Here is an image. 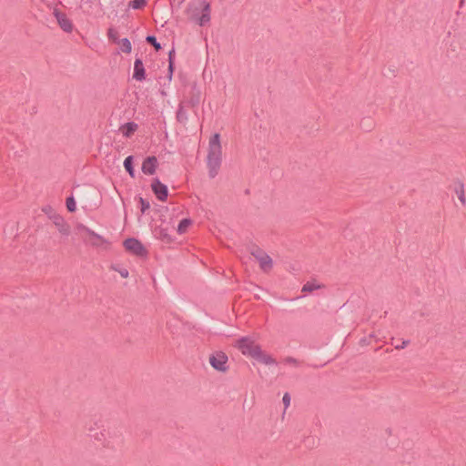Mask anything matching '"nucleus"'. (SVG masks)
Returning a JSON list of instances; mask_svg holds the SVG:
<instances>
[{
  "instance_id": "4",
  "label": "nucleus",
  "mask_w": 466,
  "mask_h": 466,
  "mask_svg": "<svg viewBox=\"0 0 466 466\" xmlns=\"http://www.w3.org/2000/svg\"><path fill=\"white\" fill-rule=\"evenodd\" d=\"M194 16L200 25H205L210 19V6L205 1H200L194 9Z\"/></svg>"
},
{
  "instance_id": "9",
  "label": "nucleus",
  "mask_w": 466,
  "mask_h": 466,
  "mask_svg": "<svg viewBox=\"0 0 466 466\" xmlns=\"http://www.w3.org/2000/svg\"><path fill=\"white\" fill-rule=\"evenodd\" d=\"M151 188L156 197L160 201H165L168 195L167 187L161 183L158 179L155 178L152 181Z\"/></svg>"
},
{
  "instance_id": "14",
  "label": "nucleus",
  "mask_w": 466,
  "mask_h": 466,
  "mask_svg": "<svg viewBox=\"0 0 466 466\" xmlns=\"http://www.w3.org/2000/svg\"><path fill=\"white\" fill-rule=\"evenodd\" d=\"M191 224L192 221L188 218L181 220L177 228V233L180 235L185 234L191 226Z\"/></svg>"
},
{
  "instance_id": "25",
  "label": "nucleus",
  "mask_w": 466,
  "mask_h": 466,
  "mask_svg": "<svg viewBox=\"0 0 466 466\" xmlns=\"http://www.w3.org/2000/svg\"><path fill=\"white\" fill-rule=\"evenodd\" d=\"M169 70H170V72H172V64L171 63L169 65Z\"/></svg>"
},
{
  "instance_id": "18",
  "label": "nucleus",
  "mask_w": 466,
  "mask_h": 466,
  "mask_svg": "<svg viewBox=\"0 0 466 466\" xmlns=\"http://www.w3.org/2000/svg\"><path fill=\"white\" fill-rule=\"evenodd\" d=\"M66 208L68 211L74 212L76 209V205L74 198L70 197L66 198Z\"/></svg>"
},
{
  "instance_id": "21",
  "label": "nucleus",
  "mask_w": 466,
  "mask_h": 466,
  "mask_svg": "<svg viewBox=\"0 0 466 466\" xmlns=\"http://www.w3.org/2000/svg\"><path fill=\"white\" fill-rule=\"evenodd\" d=\"M457 196H458V198L460 199V201L461 202V204H464L465 203V198H464V191H463V188L462 187H460L457 191Z\"/></svg>"
},
{
  "instance_id": "23",
  "label": "nucleus",
  "mask_w": 466,
  "mask_h": 466,
  "mask_svg": "<svg viewBox=\"0 0 466 466\" xmlns=\"http://www.w3.org/2000/svg\"><path fill=\"white\" fill-rule=\"evenodd\" d=\"M118 273L120 274V276L123 278V279H127L128 278V270L126 269V268H121L118 270Z\"/></svg>"
},
{
  "instance_id": "5",
  "label": "nucleus",
  "mask_w": 466,
  "mask_h": 466,
  "mask_svg": "<svg viewBox=\"0 0 466 466\" xmlns=\"http://www.w3.org/2000/svg\"><path fill=\"white\" fill-rule=\"evenodd\" d=\"M125 249L132 255L143 257L147 255V248L136 238H127L123 243Z\"/></svg>"
},
{
  "instance_id": "16",
  "label": "nucleus",
  "mask_w": 466,
  "mask_h": 466,
  "mask_svg": "<svg viewBox=\"0 0 466 466\" xmlns=\"http://www.w3.org/2000/svg\"><path fill=\"white\" fill-rule=\"evenodd\" d=\"M321 286L318 283H315V282H308L307 284H305L302 288V291H309V292H312L316 289H320Z\"/></svg>"
},
{
  "instance_id": "10",
  "label": "nucleus",
  "mask_w": 466,
  "mask_h": 466,
  "mask_svg": "<svg viewBox=\"0 0 466 466\" xmlns=\"http://www.w3.org/2000/svg\"><path fill=\"white\" fill-rule=\"evenodd\" d=\"M157 167V159L156 157H148L142 163V171L146 175H153Z\"/></svg>"
},
{
  "instance_id": "7",
  "label": "nucleus",
  "mask_w": 466,
  "mask_h": 466,
  "mask_svg": "<svg viewBox=\"0 0 466 466\" xmlns=\"http://www.w3.org/2000/svg\"><path fill=\"white\" fill-rule=\"evenodd\" d=\"M85 239L94 247H109V241L106 238L89 229H86Z\"/></svg>"
},
{
  "instance_id": "6",
  "label": "nucleus",
  "mask_w": 466,
  "mask_h": 466,
  "mask_svg": "<svg viewBox=\"0 0 466 466\" xmlns=\"http://www.w3.org/2000/svg\"><path fill=\"white\" fill-rule=\"evenodd\" d=\"M252 256L258 262L263 271H269L272 268V259L270 257L259 248H254L251 252Z\"/></svg>"
},
{
  "instance_id": "1",
  "label": "nucleus",
  "mask_w": 466,
  "mask_h": 466,
  "mask_svg": "<svg viewBox=\"0 0 466 466\" xmlns=\"http://www.w3.org/2000/svg\"><path fill=\"white\" fill-rule=\"evenodd\" d=\"M257 339L258 337L255 335L242 337L234 342V347L244 356L260 363H273L272 358L262 351L261 347L257 342Z\"/></svg>"
},
{
  "instance_id": "2",
  "label": "nucleus",
  "mask_w": 466,
  "mask_h": 466,
  "mask_svg": "<svg viewBox=\"0 0 466 466\" xmlns=\"http://www.w3.org/2000/svg\"><path fill=\"white\" fill-rule=\"evenodd\" d=\"M222 147L218 134H214L208 143V165L211 176H215L221 164Z\"/></svg>"
},
{
  "instance_id": "13",
  "label": "nucleus",
  "mask_w": 466,
  "mask_h": 466,
  "mask_svg": "<svg viewBox=\"0 0 466 466\" xmlns=\"http://www.w3.org/2000/svg\"><path fill=\"white\" fill-rule=\"evenodd\" d=\"M123 53L129 54L132 51V45L127 38H122L116 43Z\"/></svg>"
},
{
  "instance_id": "8",
  "label": "nucleus",
  "mask_w": 466,
  "mask_h": 466,
  "mask_svg": "<svg viewBox=\"0 0 466 466\" xmlns=\"http://www.w3.org/2000/svg\"><path fill=\"white\" fill-rule=\"evenodd\" d=\"M53 14L62 30L66 33L72 32L73 23L65 13L59 11L58 9H55Z\"/></svg>"
},
{
  "instance_id": "11",
  "label": "nucleus",
  "mask_w": 466,
  "mask_h": 466,
  "mask_svg": "<svg viewBox=\"0 0 466 466\" xmlns=\"http://www.w3.org/2000/svg\"><path fill=\"white\" fill-rule=\"evenodd\" d=\"M145 68L140 59H136L134 64V75L133 77L138 81L145 79Z\"/></svg>"
},
{
  "instance_id": "24",
  "label": "nucleus",
  "mask_w": 466,
  "mask_h": 466,
  "mask_svg": "<svg viewBox=\"0 0 466 466\" xmlns=\"http://www.w3.org/2000/svg\"><path fill=\"white\" fill-rule=\"evenodd\" d=\"M282 400H283V403L285 404L286 407H288L289 405V403H290V398H289V396L288 394H285L283 396Z\"/></svg>"
},
{
  "instance_id": "19",
  "label": "nucleus",
  "mask_w": 466,
  "mask_h": 466,
  "mask_svg": "<svg viewBox=\"0 0 466 466\" xmlns=\"http://www.w3.org/2000/svg\"><path fill=\"white\" fill-rule=\"evenodd\" d=\"M146 3V0H134L130 3V6L133 9H140L145 6Z\"/></svg>"
},
{
  "instance_id": "12",
  "label": "nucleus",
  "mask_w": 466,
  "mask_h": 466,
  "mask_svg": "<svg viewBox=\"0 0 466 466\" xmlns=\"http://www.w3.org/2000/svg\"><path fill=\"white\" fill-rule=\"evenodd\" d=\"M137 125L133 122H129V123L123 125L119 130L124 137H129L137 131Z\"/></svg>"
},
{
  "instance_id": "15",
  "label": "nucleus",
  "mask_w": 466,
  "mask_h": 466,
  "mask_svg": "<svg viewBox=\"0 0 466 466\" xmlns=\"http://www.w3.org/2000/svg\"><path fill=\"white\" fill-rule=\"evenodd\" d=\"M132 162H133V157H131V156L127 157L124 161V167H125L126 170L128 172V174L130 175V177H134L135 171H134V168L132 166Z\"/></svg>"
},
{
  "instance_id": "20",
  "label": "nucleus",
  "mask_w": 466,
  "mask_h": 466,
  "mask_svg": "<svg viewBox=\"0 0 466 466\" xmlns=\"http://www.w3.org/2000/svg\"><path fill=\"white\" fill-rule=\"evenodd\" d=\"M147 41L154 46L157 50L161 48L160 44H158L154 36H147Z\"/></svg>"
},
{
  "instance_id": "22",
  "label": "nucleus",
  "mask_w": 466,
  "mask_h": 466,
  "mask_svg": "<svg viewBox=\"0 0 466 466\" xmlns=\"http://www.w3.org/2000/svg\"><path fill=\"white\" fill-rule=\"evenodd\" d=\"M140 203H141V210L142 212H145L146 209L149 208V203L146 202L143 198H140Z\"/></svg>"
},
{
  "instance_id": "17",
  "label": "nucleus",
  "mask_w": 466,
  "mask_h": 466,
  "mask_svg": "<svg viewBox=\"0 0 466 466\" xmlns=\"http://www.w3.org/2000/svg\"><path fill=\"white\" fill-rule=\"evenodd\" d=\"M107 37H108V39H109L110 41H112V42H114V43H116H116H117V41L119 40V39H118V34H117V32H116L115 29H113V28H109V29L107 30Z\"/></svg>"
},
{
  "instance_id": "3",
  "label": "nucleus",
  "mask_w": 466,
  "mask_h": 466,
  "mask_svg": "<svg viewBox=\"0 0 466 466\" xmlns=\"http://www.w3.org/2000/svg\"><path fill=\"white\" fill-rule=\"evenodd\" d=\"M209 364L213 369L219 372H226L228 369V358L226 353L217 351L211 354L208 358Z\"/></svg>"
}]
</instances>
